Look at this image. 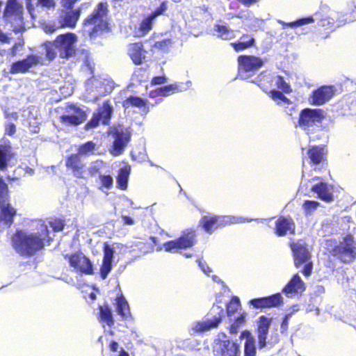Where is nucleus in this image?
<instances>
[{"mask_svg":"<svg viewBox=\"0 0 356 356\" xmlns=\"http://www.w3.org/2000/svg\"><path fill=\"white\" fill-rule=\"evenodd\" d=\"M64 258L67 260L70 267L78 273L91 275L94 274L93 264L83 252L78 251L72 254H66Z\"/></svg>","mask_w":356,"mask_h":356,"instance_id":"10","label":"nucleus"},{"mask_svg":"<svg viewBox=\"0 0 356 356\" xmlns=\"http://www.w3.org/2000/svg\"><path fill=\"white\" fill-rule=\"evenodd\" d=\"M214 30L218 36L223 40H229L233 36V30L227 26L216 24L214 26Z\"/></svg>","mask_w":356,"mask_h":356,"instance_id":"43","label":"nucleus"},{"mask_svg":"<svg viewBox=\"0 0 356 356\" xmlns=\"http://www.w3.org/2000/svg\"><path fill=\"white\" fill-rule=\"evenodd\" d=\"M153 20L154 19L149 15L142 20L139 31L143 35L147 34L152 29Z\"/></svg>","mask_w":356,"mask_h":356,"instance_id":"48","label":"nucleus"},{"mask_svg":"<svg viewBox=\"0 0 356 356\" xmlns=\"http://www.w3.org/2000/svg\"><path fill=\"white\" fill-rule=\"evenodd\" d=\"M271 319L266 317L265 316H261L259 318V325H258V346L259 348H263L266 345V338L268 334Z\"/></svg>","mask_w":356,"mask_h":356,"instance_id":"29","label":"nucleus"},{"mask_svg":"<svg viewBox=\"0 0 356 356\" xmlns=\"http://www.w3.org/2000/svg\"><path fill=\"white\" fill-rule=\"evenodd\" d=\"M172 41L170 39L167 38L160 41H156L152 46V48L166 52L168 51L169 47L171 45Z\"/></svg>","mask_w":356,"mask_h":356,"instance_id":"51","label":"nucleus"},{"mask_svg":"<svg viewBox=\"0 0 356 356\" xmlns=\"http://www.w3.org/2000/svg\"><path fill=\"white\" fill-rule=\"evenodd\" d=\"M196 231L194 229H186L177 239L166 241L163 244L164 249L166 252H172L190 248L196 243Z\"/></svg>","mask_w":356,"mask_h":356,"instance_id":"9","label":"nucleus"},{"mask_svg":"<svg viewBox=\"0 0 356 356\" xmlns=\"http://www.w3.org/2000/svg\"><path fill=\"white\" fill-rule=\"evenodd\" d=\"M274 232L279 237L284 236L288 234L294 235L296 223L291 217L280 216L275 222Z\"/></svg>","mask_w":356,"mask_h":356,"instance_id":"21","label":"nucleus"},{"mask_svg":"<svg viewBox=\"0 0 356 356\" xmlns=\"http://www.w3.org/2000/svg\"><path fill=\"white\" fill-rule=\"evenodd\" d=\"M284 92H282V90H278L275 89H273L267 92V94L269 95V97L274 101L280 100L286 104H291V100L289 98H287L284 95Z\"/></svg>","mask_w":356,"mask_h":356,"instance_id":"47","label":"nucleus"},{"mask_svg":"<svg viewBox=\"0 0 356 356\" xmlns=\"http://www.w3.org/2000/svg\"><path fill=\"white\" fill-rule=\"evenodd\" d=\"M44 47L46 51V57L49 60H53L57 55V51H55V48L54 45L52 44V42L47 41L44 43Z\"/></svg>","mask_w":356,"mask_h":356,"instance_id":"52","label":"nucleus"},{"mask_svg":"<svg viewBox=\"0 0 356 356\" xmlns=\"http://www.w3.org/2000/svg\"><path fill=\"white\" fill-rule=\"evenodd\" d=\"M241 307L239 298L237 296L232 297L226 305L227 315L229 317L233 316L241 309Z\"/></svg>","mask_w":356,"mask_h":356,"instance_id":"42","label":"nucleus"},{"mask_svg":"<svg viewBox=\"0 0 356 356\" xmlns=\"http://www.w3.org/2000/svg\"><path fill=\"white\" fill-rule=\"evenodd\" d=\"M25 45L24 40L22 37L19 38L17 41L8 50V56L11 58L15 57L18 55L19 52L22 51Z\"/></svg>","mask_w":356,"mask_h":356,"instance_id":"46","label":"nucleus"},{"mask_svg":"<svg viewBox=\"0 0 356 356\" xmlns=\"http://www.w3.org/2000/svg\"><path fill=\"white\" fill-rule=\"evenodd\" d=\"M100 121L101 120L94 113L90 120L85 124L84 129L89 130L97 127Z\"/></svg>","mask_w":356,"mask_h":356,"instance_id":"55","label":"nucleus"},{"mask_svg":"<svg viewBox=\"0 0 356 356\" xmlns=\"http://www.w3.org/2000/svg\"><path fill=\"white\" fill-rule=\"evenodd\" d=\"M213 353L215 356H241V346L225 334L222 338H218L214 341Z\"/></svg>","mask_w":356,"mask_h":356,"instance_id":"11","label":"nucleus"},{"mask_svg":"<svg viewBox=\"0 0 356 356\" xmlns=\"http://www.w3.org/2000/svg\"><path fill=\"white\" fill-rule=\"evenodd\" d=\"M240 337L241 338H245V342H248V341H251L252 343L255 342V340H254V337L251 335V333L248 330L243 331L241 332V334Z\"/></svg>","mask_w":356,"mask_h":356,"instance_id":"62","label":"nucleus"},{"mask_svg":"<svg viewBox=\"0 0 356 356\" xmlns=\"http://www.w3.org/2000/svg\"><path fill=\"white\" fill-rule=\"evenodd\" d=\"M275 85L280 90L286 93L290 94L293 92L292 88L289 83H288L284 78L281 75L275 76Z\"/></svg>","mask_w":356,"mask_h":356,"instance_id":"45","label":"nucleus"},{"mask_svg":"<svg viewBox=\"0 0 356 356\" xmlns=\"http://www.w3.org/2000/svg\"><path fill=\"white\" fill-rule=\"evenodd\" d=\"M40 58L34 54H29L25 58L12 63L10 68L11 74L26 73L40 63Z\"/></svg>","mask_w":356,"mask_h":356,"instance_id":"20","label":"nucleus"},{"mask_svg":"<svg viewBox=\"0 0 356 356\" xmlns=\"http://www.w3.org/2000/svg\"><path fill=\"white\" fill-rule=\"evenodd\" d=\"M337 93V88L332 85H323L312 91L310 104L321 106L330 101Z\"/></svg>","mask_w":356,"mask_h":356,"instance_id":"14","label":"nucleus"},{"mask_svg":"<svg viewBox=\"0 0 356 356\" xmlns=\"http://www.w3.org/2000/svg\"><path fill=\"white\" fill-rule=\"evenodd\" d=\"M250 303L254 308L262 309L281 307L284 301L281 293H276L268 296L253 298Z\"/></svg>","mask_w":356,"mask_h":356,"instance_id":"18","label":"nucleus"},{"mask_svg":"<svg viewBox=\"0 0 356 356\" xmlns=\"http://www.w3.org/2000/svg\"><path fill=\"white\" fill-rule=\"evenodd\" d=\"M315 22V19L312 16H309L303 18L298 19L296 21L291 22H285L282 20H279L278 23L281 24L283 28L291 27L295 29L298 26H301L305 24H312Z\"/></svg>","mask_w":356,"mask_h":356,"instance_id":"37","label":"nucleus"},{"mask_svg":"<svg viewBox=\"0 0 356 356\" xmlns=\"http://www.w3.org/2000/svg\"><path fill=\"white\" fill-rule=\"evenodd\" d=\"M77 36L75 33L67 32L56 37L52 44L62 59H69L76 55Z\"/></svg>","mask_w":356,"mask_h":356,"instance_id":"5","label":"nucleus"},{"mask_svg":"<svg viewBox=\"0 0 356 356\" xmlns=\"http://www.w3.org/2000/svg\"><path fill=\"white\" fill-rule=\"evenodd\" d=\"M147 99H144L138 96L130 95L122 102V105L124 108L135 107L144 108L146 112H148L149 106H147Z\"/></svg>","mask_w":356,"mask_h":356,"instance_id":"34","label":"nucleus"},{"mask_svg":"<svg viewBox=\"0 0 356 356\" xmlns=\"http://www.w3.org/2000/svg\"><path fill=\"white\" fill-rule=\"evenodd\" d=\"M167 10V3L165 1H163L160 6L156 8L153 12H152L149 15L151 16L154 19L163 14V13Z\"/></svg>","mask_w":356,"mask_h":356,"instance_id":"56","label":"nucleus"},{"mask_svg":"<svg viewBox=\"0 0 356 356\" xmlns=\"http://www.w3.org/2000/svg\"><path fill=\"white\" fill-rule=\"evenodd\" d=\"M113 112V107L109 99L103 102L102 105L97 108L95 114L101 120L104 125H108Z\"/></svg>","mask_w":356,"mask_h":356,"instance_id":"31","label":"nucleus"},{"mask_svg":"<svg viewBox=\"0 0 356 356\" xmlns=\"http://www.w3.org/2000/svg\"><path fill=\"white\" fill-rule=\"evenodd\" d=\"M331 254L342 263H350L356 257V246L353 237L348 234L330 251Z\"/></svg>","mask_w":356,"mask_h":356,"instance_id":"7","label":"nucleus"},{"mask_svg":"<svg viewBox=\"0 0 356 356\" xmlns=\"http://www.w3.org/2000/svg\"><path fill=\"white\" fill-rule=\"evenodd\" d=\"M326 118V113L321 108H305L300 111L297 124L305 131L314 127H319Z\"/></svg>","mask_w":356,"mask_h":356,"instance_id":"6","label":"nucleus"},{"mask_svg":"<svg viewBox=\"0 0 356 356\" xmlns=\"http://www.w3.org/2000/svg\"><path fill=\"white\" fill-rule=\"evenodd\" d=\"M10 149L9 145H0V170H1L6 169L8 166V161L10 158L9 155Z\"/></svg>","mask_w":356,"mask_h":356,"instance_id":"40","label":"nucleus"},{"mask_svg":"<svg viewBox=\"0 0 356 356\" xmlns=\"http://www.w3.org/2000/svg\"><path fill=\"white\" fill-rule=\"evenodd\" d=\"M87 118V113L81 107L69 104L66 106L65 113L59 117L60 122L66 126L76 127L81 124Z\"/></svg>","mask_w":356,"mask_h":356,"instance_id":"12","label":"nucleus"},{"mask_svg":"<svg viewBox=\"0 0 356 356\" xmlns=\"http://www.w3.org/2000/svg\"><path fill=\"white\" fill-rule=\"evenodd\" d=\"M38 232L26 233L22 230H17L11 238L13 248L22 256L32 257L42 250L45 241L49 238V231L47 225L40 223Z\"/></svg>","mask_w":356,"mask_h":356,"instance_id":"1","label":"nucleus"},{"mask_svg":"<svg viewBox=\"0 0 356 356\" xmlns=\"http://www.w3.org/2000/svg\"><path fill=\"white\" fill-rule=\"evenodd\" d=\"M98 309L97 318L99 321L102 324L106 325L110 327L114 326L115 319L109 305L107 303L103 305H99Z\"/></svg>","mask_w":356,"mask_h":356,"instance_id":"32","label":"nucleus"},{"mask_svg":"<svg viewBox=\"0 0 356 356\" xmlns=\"http://www.w3.org/2000/svg\"><path fill=\"white\" fill-rule=\"evenodd\" d=\"M115 305L116 312L122 320H127L131 317L129 305L122 293L116 296Z\"/></svg>","mask_w":356,"mask_h":356,"instance_id":"33","label":"nucleus"},{"mask_svg":"<svg viewBox=\"0 0 356 356\" xmlns=\"http://www.w3.org/2000/svg\"><path fill=\"white\" fill-rule=\"evenodd\" d=\"M256 40L252 34L244 33L240 38L230 43V46L236 52H240L255 47Z\"/></svg>","mask_w":356,"mask_h":356,"instance_id":"28","label":"nucleus"},{"mask_svg":"<svg viewBox=\"0 0 356 356\" xmlns=\"http://www.w3.org/2000/svg\"><path fill=\"white\" fill-rule=\"evenodd\" d=\"M340 25L336 24L332 17H325L318 21L314 27V33L317 38L326 39Z\"/></svg>","mask_w":356,"mask_h":356,"instance_id":"19","label":"nucleus"},{"mask_svg":"<svg viewBox=\"0 0 356 356\" xmlns=\"http://www.w3.org/2000/svg\"><path fill=\"white\" fill-rule=\"evenodd\" d=\"M310 190L316 194L318 199L325 202H331L334 200L332 186L325 181L315 184Z\"/></svg>","mask_w":356,"mask_h":356,"instance_id":"24","label":"nucleus"},{"mask_svg":"<svg viewBox=\"0 0 356 356\" xmlns=\"http://www.w3.org/2000/svg\"><path fill=\"white\" fill-rule=\"evenodd\" d=\"M224 316V310L220 308L217 316H215L211 320L197 322L193 327V330L196 332H203L213 328H217L222 322Z\"/></svg>","mask_w":356,"mask_h":356,"instance_id":"26","label":"nucleus"},{"mask_svg":"<svg viewBox=\"0 0 356 356\" xmlns=\"http://www.w3.org/2000/svg\"><path fill=\"white\" fill-rule=\"evenodd\" d=\"M149 96L151 98H155V97H162V92H161V87L157 88L154 89V90H150V92L149 93Z\"/></svg>","mask_w":356,"mask_h":356,"instance_id":"64","label":"nucleus"},{"mask_svg":"<svg viewBox=\"0 0 356 356\" xmlns=\"http://www.w3.org/2000/svg\"><path fill=\"white\" fill-rule=\"evenodd\" d=\"M289 247L293 252L295 266L300 268L303 265L302 274L305 277L311 275L313 270V263L312 261V254L309 251L307 245L299 240L290 243Z\"/></svg>","mask_w":356,"mask_h":356,"instance_id":"3","label":"nucleus"},{"mask_svg":"<svg viewBox=\"0 0 356 356\" xmlns=\"http://www.w3.org/2000/svg\"><path fill=\"white\" fill-rule=\"evenodd\" d=\"M17 216V209L10 203L0 205V225L10 227Z\"/></svg>","mask_w":356,"mask_h":356,"instance_id":"27","label":"nucleus"},{"mask_svg":"<svg viewBox=\"0 0 356 356\" xmlns=\"http://www.w3.org/2000/svg\"><path fill=\"white\" fill-rule=\"evenodd\" d=\"M127 54L136 65H141L146 58V51L142 42L130 43L128 45Z\"/></svg>","mask_w":356,"mask_h":356,"instance_id":"25","label":"nucleus"},{"mask_svg":"<svg viewBox=\"0 0 356 356\" xmlns=\"http://www.w3.org/2000/svg\"><path fill=\"white\" fill-rule=\"evenodd\" d=\"M37 5L48 9L54 8L56 7L55 0H38Z\"/></svg>","mask_w":356,"mask_h":356,"instance_id":"58","label":"nucleus"},{"mask_svg":"<svg viewBox=\"0 0 356 356\" xmlns=\"http://www.w3.org/2000/svg\"><path fill=\"white\" fill-rule=\"evenodd\" d=\"M61 6L63 9L60 11L57 19L60 29H74L81 17V9L80 8L73 9L74 7L64 6L63 0H61Z\"/></svg>","mask_w":356,"mask_h":356,"instance_id":"13","label":"nucleus"},{"mask_svg":"<svg viewBox=\"0 0 356 356\" xmlns=\"http://www.w3.org/2000/svg\"><path fill=\"white\" fill-rule=\"evenodd\" d=\"M43 31L47 34H52L56 32L58 29H61L60 27V24L58 23V25L55 24H44L42 27Z\"/></svg>","mask_w":356,"mask_h":356,"instance_id":"57","label":"nucleus"},{"mask_svg":"<svg viewBox=\"0 0 356 356\" xmlns=\"http://www.w3.org/2000/svg\"><path fill=\"white\" fill-rule=\"evenodd\" d=\"M243 356H257L255 342L248 341L244 343Z\"/></svg>","mask_w":356,"mask_h":356,"instance_id":"53","label":"nucleus"},{"mask_svg":"<svg viewBox=\"0 0 356 356\" xmlns=\"http://www.w3.org/2000/svg\"><path fill=\"white\" fill-rule=\"evenodd\" d=\"M167 81V78L165 75L154 76L151 80L152 86L161 85Z\"/></svg>","mask_w":356,"mask_h":356,"instance_id":"60","label":"nucleus"},{"mask_svg":"<svg viewBox=\"0 0 356 356\" xmlns=\"http://www.w3.org/2000/svg\"><path fill=\"white\" fill-rule=\"evenodd\" d=\"M49 226L54 232H61L65 226V220L63 218H54L49 222Z\"/></svg>","mask_w":356,"mask_h":356,"instance_id":"49","label":"nucleus"},{"mask_svg":"<svg viewBox=\"0 0 356 356\" xmlns=\"http://www.w3.org/2000/svg\"><path fill=\"white\" fill-rule=\"evenodd\" d=\"M108 13L106 2L98 3L92 12L83 19L82 32L90 38H96L105 33L110 32Z\"/></svg>","mask_w":356,"mask_h":356,"instance_id":"2","label":"nucleus"},{"mask_svg":"<svg viewBox=\"0 0 356 356\" xmlns=\"http://www.w3.org/2000/svg\"><path fill=\"white\" fill-rule=\"evenodd\" d=\"M309 164L312 166L322 164L327 165V151L323 145H313L307 149Z\"/></svg>","mask_w":356,"mask_h":356,"instance_id":"22","label":"nucleus"},{"mask_svg":"<svg viewBox=\"0 0 356 356\" xmlns=\"http://www.w3.org/2000/svg\"><path fill=\"white\" fill-rule=\"evenodd\" d=\"M16 132V126L14 123H8L5 127V134L8 136H13Z\"/></svg>","mask_w":356,"mask_h":356,"instance_id":"61","label":"nucleus"},{"mask_svg":"<svg viewBox=\"0 0 356 356\" xmlns=\"http://www.w3.org/2000/svg\"><path fill=\"white\" fill-rule=\"evenodd\" d=\"M254 82L267 93L268 90H270V88L275 86V76L262 72L256 77Z\"/></svg>","mask_w":356,"mask_h":356,"instance_id":"35","label":"nucleus"},{"mask_svg":"<svg viewBox=\"0 0 356 356\" xmlns=\"http://www.w3.org/2000/svg\"><path fill=\"white\" fill-rule=\"evenodd\" d=\"M291 316V314H287L282 318L281 325H280L282 333H285L288 330L289 323V319H290Z\"/></svg>","mask_w":356,"mask_h":356,"instance_id":"59","label":"nucleus"},{"mask_svg":"<svg viewBox=\"0 0 356 356\" xmlns=\"http://www.w3.org/2000/svg\"><path fill=\"white\" fill-rule=\"evenodd\" d=\"M225 225L224 217L213 214L203 216L198 222V227L209 234L216 229L224 227Z\"/></svg>","mask_w":356,"mask_h":356,"instance_id":"17","label":"nucleus"},{"mask_svg":"<svg viewBox=\"0 0 356 356\" xmlns=\"http://www.w3.org/2000/svg\"><path fill=\"white\" fill-rule=\"evenodd\" d=\"M265 63V60L254 55H240L237 58L238 74L249 77L260 70Z\"/></svg>","mask_w":356,"mask_h":356,"instance_id":"8","label":"nucleus"},{"mask_svg":"<svg viewBox=\"0 0 356 356\" xmlns=\"http://www.w3.org/2000/svg\"><path fill=\"white\" fill-rule=\"evenodd\" d=\"M130 173L131 166L129 165H125L118 170L116 177L118 188L121 190H126L127 188Z\"/></svg>","mask_w":356,"mask_h":356,"instance_id":"36","label":"nucleus"},{"mask_svg":"<svg viewBox=\"0 0 356 356\" xmlns=\"http://www.w3.org/2000/svg\"><path fill=\"white\" fill-rule=\"evenodd\" d=\"M319 202L314 200H305L302 204V209L305 211V214H311L319 206Z\"/></svg>","mask_w":356,"mask_h":356,"instance_id":"50","label":"nucleus"},{"mask_svg":"<svg viewBox=\"0 0 356 356\" xmlns=\"http://www.w3.org/2000/svg\"><path fill=\"white\" fill-rule=\"evenodd\" d=\"M246 314L243 312L240 314L229 325L228 330L231 334H236L238 332L239 328L245 323Z\"/></svg>","mask_w":356,"mask_h":356,"instance_id":"39","label":"nucleus"},{"mask_svg":"<svg viewBox=\"0 0 356 356\" xmlns=\"http://www.w3.org/2000/svg\"><path fill=\"white\" fill-rule=\"evenodd\" d=\"M96 149V144L90 140L80 145L77 149L76 154H79L80 156H90L94 154Z\"/></svg>","mask_w":356,"mask_h":356,"instance_id":"38","label":"nucleus"},{"mask_svg":"<svg viewBox=\"0 0 356 356\" xmlns=\"http://www.w3.org/2000/svg\"><path fill=\"white\" fill-rule=\"evenodd\" d=\"M198 265L200 267V268L202 270L203 272H204L207 274H209L211 272V270L208 266L207 263L202 260H198Z\"/></svg>","mask_w":356,"mask_h":356,"instance_id":"63","label":"nucleus"},{"mask_svg":"<svg viewBox=\"0 0 356 356\" xmlns=\"http://www.w3.org/2000/svg\"><path fill=\"white\" fill-rule=\"evenodd\" d=\"M101 182V186L106 189H111L113 186V179L109 175H100L99 176Z\"/></svg>","mask_w":356,"mask_h":356,"instance_id":"54","label":"nucleus"},{"mask_svg":"<svg viewBox=\"0 0 356 356\" xmlns=\"http://www.w3.org/2000/svg\"><path fill=\"white\" fill-rule=\"evenodd\" d=\"M162 92V97H168L175 93L181 92V87L177 83H174L167 86L161 87Z\"/></svg>","mask_w":356,"mask_h":356,"instance_id":"44","label":"nucleus"},{"mask_svg":"<svg viewBox=\"0 0 356 356\" xmlns=\"http://www.w3.org/2000/svg\"><path fill=\"white\" fill-rule=\"evenodd\" d=\"M10 196L8 184L0 178V205L10 203Z\"/></svg>","mask_w":356,"mask_h":356,"instance_id":"41","label":"nucleus"},{"mask_svg":"<svg viewBox=\"0 0 356 356\" xmlns=\"http://www.w3.org/2000/svg\"><path fill=\"white\" fill-rule=\"evenodd\" d=\"M114 140L110 152L112 155L117 156L120 155L129 143L131 134L123 129H117L113 133Z\"/></svg>","mask_w":356,"mask_h":356,"instance_id":"16","label":"nucleus"},{"mask_svg":"<svg viewBox=\"0 0 356 356\" xmlns=\"http://www.w3.org/2000/svg\"><path fill=\"white\" fill-rule=\"evenodd\" d=\"M103 260L100 266L99 274L102 279L105 280L112 270L115 250L113 247L105 243L103 247Z\"/></svg>","mask_w":356,"mask_h":356,"instance_id":"23","label":"nucleus"},{"mask_svg":"<svg viewBox=\"0 0 356 356\" xmlns=\"http://www.w3.org/2000/svg\"><path fill=\"white\" fill-rule=\"evenodd\" d=\"M305 290L304 283L298 274L294 275L286 285L283 288L282 292L287 296L301 293Z\"/></svg>","mask_w":356,"mask_h":356,"instance_id":"30","label":"nucleus"},{"mask_svg":"<svg viewBox=\"0 0 356 356\" xmlns=\"http://www.w3.org/2000/svg\"><path fill=\"white\" fill-rule=\"evenodd\" d=\"M65 167L77 179H85L86 164L79 154L73 153L65 157Z\"/></svg>","mask_w":356,"mask_h":356,"instance_id":"15","label":"nucleus"},{"mask_svg":"<svg viewBox=\"0 0 356 356\" xmlns=\"http://www.w3.org/2000/svg\"><path fill=\"white\" fill-rule=\"evenodd\" d=\"M3 20L9 24L15 33L25 31L23 18V6L17 0H8L3 13Z\"/></svg>","mask_w":356,"mask_h":356,"instance_id":"4","label":"nucleus"}]
</instances>
